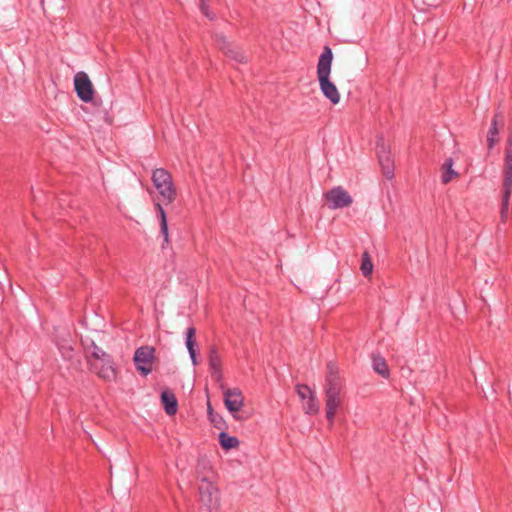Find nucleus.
Returning a JSON list of instances; mask_svg holds the SVG:
<instances>
[{
    "instance_id": "obj_4",
    "label": "nucleus",
    "mask_w": 512,
    "mask_h": 512,
    "mask_svg": "<svg viewBox=\"0 0 512 512\" xmlns=\"http://www.w3.org/2000/svg\"><path fill=\"white\" fill-rule=\"evenodd\" d=\"M333 59L332 50L325 46L317 64V76L320 89L323 95L333 104L340 101V94L333 82L330 81L331 64Z\"/></svg>"
},
{
    "instance_id": "obj_11",
    "label": "nucleus",
    "mask_w": 512,
    "mask_h": 512,
    "mask_svg": "<svg viewBox=\"0 0 512 512\" xmlns=\"http://www.w3.org/2000/svg\"><path fill=\"white\" fill-rule=\"evenodd\" d=\"M224 403L226 408L231 413H237L239 412L244 404V398L242 396V393L240 389L233 388V389H226L224 391Z\"/></svg>"
},
{
    "instance_id": "obj_6",
    "label": "nucleus",
    "mask_w": 512,
    "mask_h": 512,
    "mask_svg": "<svg viewBox=\"0 0 512 512\" xmlns=\"http://www.w3.org/2000/svg\"><path fill=\"white\" fill-rule=\"evenodd\" d=\"M154 352L155 350L151 346H141L135 351L134 364L143 376H147L152 371Z\"/></svg>"
},
{
    "instance_id": "obj_8",
    "label": "nucleus",
    "mask_w": 512,
    "mask_h": 512,
    "mask_svg": "<svg viewBox=\"0 0 512 512\" xmlns=\"http://www.w3.org/2000/svg\"><path fill=\"white\" fill-rule=\"evenodd\" d=\"M74 87L77 96L83 102H90L94 96L93 85L85 72H78L74 77Z\"/></svg>"
},
{
    "instance_id": "obj_15",
    "label": "nucleus",
    "mask_w": 512,
    "mask_h": 512,
    "mask_svg": "<svg viewBox=\"0 0 512 512\" xmlns=\"http://www.w3.org/2000/svg\"><path fill=\"white\" fill-rule=\"evenodd\" d=\"M195 334H196V329L193 326L187 328L185 344H186L187 350L189 352L191 362L194 366L198 365Z\"/></svg>"
},
{
    "instance_id": "obj_20",
    "label": "nucleus",
    "mask_w": 512,
    "mask_h": 512,
    "mask_svg": "<svg viewBox=\"0 0 512 512\" xmlns=\"http://www.w3.org/2000/svg\"><path fill=\"white\" fill-rule=\"evenodd\" d=\"M453 160L448 158L442 165V176L441 180L443 184H448L453 178L458 176L457 171L453 169Z\"/></svg>"
},
{
    "instance_id": "obj_9",
    "label": "nucleus",
    "mask_w": 512,
    "mask_h": 512,
    "mask_svg": "<svg viewBox=\"0 0 512 512\" xmlns=\"http://www.w3.org/2000/svg\"><path fill=\"white\" fill-rule=\"evenodd\" d=\"M379 163L382 167L383 174L387 179H391L394 176V161L390 154L389 147L384 143L383 140L377 142L376 146Z\"/></svg>"
},
{
    "instance_id": "obj_21",
    "label": "nucleus",
    "mask_w": 512,
    "mask_h": 512,
    "mask_svg": "<svg viewBox=\"0 0 512 512\" xmlns=\"http://www.w3.org/2000/svg\"><path fill=\"white\" fill-rule=\"evenodd\" d=\"M373 369L382 377L387 378L389 376V368L385 359L381 356H373Z\"/></svg>"
},
{
    "instance_id": "obj_2",
    "label": "nucleus",
    "mask_w": 512,
    "mask_h": 512,
    "mask_svg": "<svg viewBox=\"0 0 512 512\" xmlns=\"http://www.w3.org/2000/svg\"><path fill=\"white\" fill-rule=\"evenodd\" d=\"M342 380L332 365H328L325 385L326 418L330 425H333L338 408L342 405Z\"/></svg>"
},
{
    "instance_id": "obj_7",
    "label": "nucleus",
    "mask_w": 512,
    "mask_h": 512,
    "mask_svg": "<svg viewBox=\"0 0 512 512\" xmlns=\"http://www.w3.org/2000/svg\"><path fill=\"white\" fill-rule=\"evenodd\" d=\"M329 209H341L352 204L349 193L341 186L334 187L324 194Z\"/></svg>"
},
{
    "instance_id": "obj_13",
    "label": "nucleus",
    "mask_w": 512,
    "mask_h": 512,
    "mask_svg": "<svg viewBox=\"0 0 512 512\" xmlns=\"http://www.w3.org/2000/svg\"><path fill=\"white\" fill-rule=\"evenodd\" d=\"M218 44L220 49L227 57L235 60L238 63H244L247 61L246 54L239 47L228 43L224 37L219 39Z\"/></svg>"
},
{
    "instance_id": "obj_18",
    "label": "nucleus",
    "mask_w": 512,
    "mask_h": 512,
    "mask_svg": "<svg viewBox=\"0 0 512 512\" xmlns=\"http://www.w3.org/2000/svg\"><path fill=\"white\" fill-rule=\"evenodd\" d=\"M109 356L103 349L96 346L95 344H92V347L90 350L87 351V362L89 367H95L97 368V364L99 363V360H101L104 357Z\"/></svg>"
},
{
    "instance_id": "obj_10",
    "label": "nucleus",
    "mask_w": 512,
    "mask_h": 512,
    "mask_svg": "<svg viewBox=\"0 0 512 512\" xmlns=\"http://www.w3.org/2000/svg\"><path fill=\"white\" fill-rule=\"evenodd\" d=\"M89 369L105 381H113L116 379V369L110 355L99 360L97 368L89 367Z\"/></svg>"
},
{
    "instance_id": "obj_3",
    "label": "nucleus",
    "mask_w": 512,
    "mask_h": 512,
    "mask_svg": "<svg viewBox=\"0 0 512 512\" xmlns=\"http://www.w3.org/2000/svg\"><path fill=\"white\" fill-rule=\"evenodd\" d=\"M199 499L209 512H218L220 509V491L216 484V475L210 467L206 472L198 471Z\"/></svg>"
},
{
    "instance_id": "obj_23",
    "label": "nucleus",
    "mask_w": 512,
    "mask_h": 512,
    "mask_svg": "<svg viewBox=\"0 0 512 512\" xmlns=\"http://www.w3.org/2000/svg\"><path fill=\"white\" fill-rule=\"evenodd\" d=\"M373 267L374 266H373L372 260L369 256V253L367 251H365L362 254V261H361V266H360L362 274L365 277L370 276L373 272Z\"/></svg>"
},
{
    "instance_id": "obj_17",
    "label": "nucleus",
    "mask_w": 512,
    "mask_h": 512,
    "mask_svg": "<svg viewBox=\"0 0 512 512\" xmlns=\"http://www.w3.org/2000/svg\"><path fill=\"white\" fill-rule=\"evenodd\" d=\"M499 122L502 123V115L501 113H497L491 123V126L487 133V146L488 149L491 150L495 146V144L498 142V135H499Z\"/></svg>"
},
{
    "instance_id": "obj_12",
    "label": "nucleus",
    "mask_w": 512,
    "mask_h": 512,
    "mask_svg": "<svg viewBox=\"0 0 512 512\" xmlns=\"http://www.w3.org/2000/svg\"><path fill=\"white\" fill-rule=\"evenodd\" d=\"M208 362L212 378L220 383L223 379L222 357L215 346H211L209 349Z\"/></svg>"
},
{
    "instance_id": "obj_16",
    "label": "nucleus",
    "mask_w": 512,
    "mask_h": 512,
    "mask_svg": "<svg viewBox=\"0 0 512 512\" xmlns=\"http://www.w3.org/2000/svg\"><path fill=\"white\" fill-rule=\"evenodd\" d=\"M503 196L501 201L500 217L505 222L509 216V202L511 197L512 183H502Z\"/></svg>"
},
{
    "instance_id": "obj_5",
    "label": "nucleus",
    "mask_w": 512,
    "mask_h": 512,
    "mask_svg": "<svg viewBox=\"0 0 512 512\" xmlns=\"http://www.w3.org/2000/svg\"><path fill=\"white\" fill-rule=\"evenodd\" d=\"M296 392L301 400L302 409L308 415H315L319 412V402L315 392L305 384L296 385Z\"/></svg>"
},
{
    "instance_id": "obj_25",
    "label": "nucleus",
    "mask_w": 512,
    "mask_h": 512,
    "mask_svg": "<svg viewBox=\"0 0 512 512\" xmlns=\"http://www.w3.org/2000/svg\"><path fill=\"white\" fill-rule=\"evenodd\" d=\"M61 354L65 359H71L73 356V349L69 345H63L60 348Z\"/></svg>"
},
{
    "instance_id": "obj_19",
    "label": "nucleus",
    "mask_w": 512,
    "mask_h": 512,
    "mask_svg": "<svg viewBox=\"0 0 512 512\" xmlns=\"http://www.w3.org/2000/svg\"><path fill=\"white\" fill-rule=\"evenodd\" d=\"M161 401L164 406L165 412L168 415H174L177 412V399L171 392L164 391L161 394Z\"/></svg>"
},
{
    "instance_id": "obj_1",
    "label": "nucleus",
    "mask_w": 512,
    "mask_h": 512,
    "mask_svg": "<svg viewBox=\"0 0 512 512\" xmlns=\"http://www.w3.org/2000/svg\"><path fill=\"white\" fill-rule=\"evenodd\" d=\"M151 180L158 192V199L154 202V209L160 222V232L165 244H169V232L166 212L163 205L172 204L177 196L175 184L171 174L164 168L154 169Z\"/></svg>"
},
{
    "instance_id": "obj_14",
    "label": "nucleus",
    "mask_w": 512,
    "mask_h": 512,
    "mask_svg": "<svg viewBox=\"0 0 512 512\" xmlns=\"http://www.w3.org/2000/svg\"><path fill=\"white\" fill-rule=\"evenodd\" d=\"M503 182L512 183V130L509 131L503 166Z\"/></svg>"
},
{
    "instance_id": "obj_24",
    "label": "nucleus",
    "mask_w": 512,
    "mask_h": 512,
    "mask_svg": "<svg viewBox=\"0 0 512 512\" xmlns=\"http://www.w3.org/2000/svg\"><path fill=\"white\" fill-rule=\"evenodd\" d=\"M199 8L201 12L210 20L214 19V15H212L208 9V5L206 3V0H199Z\"/></svg>"
},
{
    "instance_id": "obj_22",
    "label": "nucleus",
    "mask_w": 512,
    "mask_h": 512,
    "mask_svg": "<svg viewBox=\"0 0 512 512\" xmlns=\"http://www.w3.org/2000/svg\"><path fill=\"white\" fill-rule=\"evenodd\" d=\"M219 442L223 449L230 450L238 447L239 440L235 436H230L226 432H221L219 434Z\"/></svg>"
}]
</instances>
